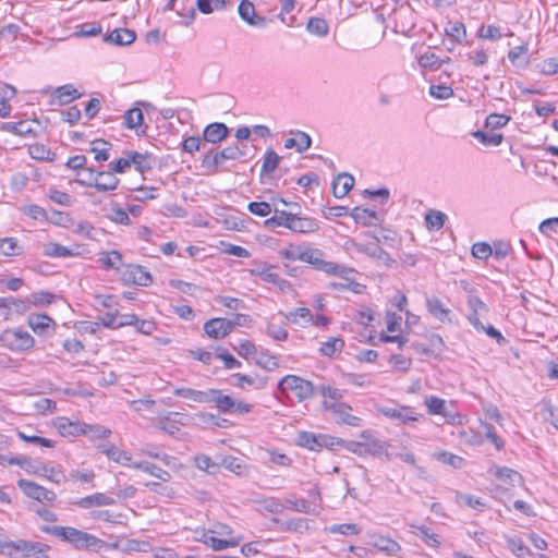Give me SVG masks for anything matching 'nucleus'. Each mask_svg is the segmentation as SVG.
I'll use <instances>...</instances> for the list:
<instances>
[{"label":"nucleus","mask_w":558,"mask_h":558,"mask_svg":"<svg viewBox=\"0 0 558 558\" xmlns=\"http://www.w3.org/2000/svg\"><path fill=\"white\" fill-rule=\"evenodd\" d=\"M43 531L57 538L68 542L76 549H98L104 542L93 534L72 526H45Z\"/></svg>","instance_id":"f257e3e1"},{"label":"nucleus","mask_w":558,"mask_h":558,"mask_svg":"<svg viewBox=\"0 0 558 558\" xmlns=\"http://www.w3.org/2000/svg\"><path fill=\"white\" fill-rule=\"evenodd\" d=\"M265 225L271 229L284 227L300 233L312 232L318 228L314 219L302 217L300 213L293 214L292 211H275V215L268 218Z\"/></svg>","instance_id":"f03ea898"},{"label":"nucleus","mask_w":558,"mask_h":558,"mask_svg":"<svg viewBox=\"0 0 558 558\" xmlns=\"http://www.w3.org/2000/svg\"><path fill=\"white\" fill-rule=\"evenodd\" d=\"M35 220H47L56 226L71 229L78 234L88 235L93 229L92 226L85 221H76L70 216L69 211H27Z\"/></svg>","instance_id":"7ed1b4c3"},{"label":"nucleus","mask_w":558,"mask_h":558,"mask_svg":"<svg viewBox=\"0 0 558 558\" xmlns=\"http://www.w3.org/2000/svg\"><path fill=\"white\" fill-rule=\"evenodd\" d=\"M277 389L286 397H289V392H292L299 402L306 401L315 395L313 383L296 375L282 377L278 381Z\"/></svg>","instance_id":"20e7f679"},{"label":"nucleus","mask_w":558,"mask_h":558,"mask_svg":"<svg viewBox=\"0 0 558 558\" xmlns=\"http://www.w3.org/2000/svg\"><path fill=\"white\" fill-rule=\"evenodd\" d=\"M302 262L310 264L316 270L324 271L328 275L344 277V272H353V269H348L332 262L325 260L323 251L314 247L305 246Z\"/></svg>","instance_id":"39448f33"},{"label":"nucleus","mask_w":558,"mask_h":558,"mask_svg":"<svg viewBox=\"0 0 558 558\" xmlns=\"http://www.w3.org/2000/svg\"><path fill=\"white\" fill-rule=\"evenodd\" d=\"M81 185L93 186L98 191H113L119 184V179L112 171H96L93 167L88 169V179H75Z\"/></svg>","instance_id":"423d86ee"},{"label":"nucleus","mask_w":558,"mask_h":558,"mask_svg":"<svg viewBox=\"0 0 558 558\" xmlns=\"http://www.w3.org/2000/svg\"><path fill=\"white\" fill-rule=\"evenodd\" d=\"M0 341L3 347L17 352L29 350L35 343L32 335L22 329L4 330L0 337Z\"/></svg>","instance_id":"0eeeda50"},{"label":"nucleus","mask_w":558,"mask_h":558,"mask_svg":"<svg viewBox=\"0 0 558 558\" xmlns=\"http://www.w3.org/2000/svg\"><path fill=\"white\" fill-rule=\"evenodd\" d=\"M343 442L342 439L327 435H316L311 432H300L296 437V444L308 450L317 451L322 448H332L336 444Z\"/></svg>","instance_id":"6e6552de"},{"label":"nucleus","mask_w":558,"mask_h":558,"mask_svg":"<svg viewBox=\"0 0 558 558\" xmlns=\"http://www.w3.org/2000/svg\"><path fill=\"white\" fill-rule=\"evenodd\" d=\"M427 412L430 415H442L449 424H462V416L449 410L446 401L435 396L425 398Z\"/></svg>","instance_id":"1a4fd4ad"},{"label":"nucleus","mask_w":558,"mask_h":558,"mask_svg":"<svg viewBox=\"0 0 558 558\" xmlns=\"http://www.w3.org/2000/svg\"><path fill=\"white\" fill-rule=\"evenodd\" d=\"M17 486L27 497L40 502H53L57 499V495L52 490H49L29 480H20L17 482Z\"/></svg>","instance_id":"9d476101"},{"label":"nucleus","mask_w":558,"mask_h":558,"mask_svg":"<svg viewBox=\"0 0 558 558\" xmlns=\"http://www.w3.org/2000/svg\"><path fill=\"white\" fill-rule=\"evenodd\" d=\"M380 413L386 417L405 424L415 422L422 414L416 413L411 407L397 405V407H383Z\"/></svg>","instance_id":"9b49d317"},{"label":"nucleus","mask_w":558,"mask_h":558,"mask_svg":"<svg viewBox=\"0 0 558 558\" xmlns=\"http://www.w3.org/2000/svg\"><path fill=\"white\" fill-rule=\"evenodd\" d=\"M323 407L339 416V421L350 426H360L361 418L350 414L351 407L342 402H329L324 400Z\"/></svg>","instance_id":"f8f14e48"},{"label":"nucleus","mask_w":558,"mask_h":558,"mask_svg":"<svg viewBox=\"0 0 558 558\" xmlns=\"http://www.w3.org/2000/svg\"><path fill=\"white\" fill-rule=\"evenodd\" d=\"M82 94L72 85L65 84L57 87L49 99L50 106H65L73 100L80 99Z\"/></svg>","instance_id":"ddd939ff"},{"label":"nucleus","mask_w":558,"mask_h":558,"mask_svg":"<svg viewBox=\"0 0 558 558\" xmlns=\"http://www.w3.org/2000/svg\"><path fill=\"white\" fill-rule=\"evenodd\" d=\"M240 17L251 26L264 27L267 20L264 16L256 14L255 7L250 0H241L238 7Z\"/></svg>","instance_id":"4468645a"},{"label":"nucleus","mask_w":558,"mask_h":558,"mask_svg":"<svg viewBox=\"0 0 558 558\" xmlns=\"http://www.w3.org/2000/svg\"><path fill=\"white\" fill-rule=\"evenodd\" d=\"M385 211H330L335 217L350 215L356 223L363 226H377L383 220Z\"/></svg>","instance_id":"2eb2a0df"},{"label":"nucleus","mask_w":558,"mask_h":558,"mask_svg":"<svg viewBox=\"0 0 558 558\" xmlns=\"http://www.w3.org/2000/svg\"><path fill=\"white\" fill-rule=\"evenodd\" d=\"M230 134V129L222 122H213L205 126L203 131V141L211 144H218L225 141Z\"/></svg>","instance_id":"dca6fc26"},{"label":"nucleus","mask_w":558,"mask_h":558,"mask_svg":"<svg viewBox=\"0 0 558 558\" xmlns=\"http://www.w3.org/2000/svg\"><path fill=\"white\" fill-rule=\"evenodd\" d=\"M204 331L213 339H221L231 332V324L227 318H211L204 324Z\"/></svg>","instance_id":"f3484780"},{"label":"nucleus","mask_w":558,"mask_h":558,"mask_svg":"<svg viewBox=\"0 0 558 558\" xmlns=\"http://www.w3.org/2000/svg\"><path fill=\"white\" fill-rule=\"evenodd\" d=\"M98 449L113 462L132 468L133 463L131 456L126 451L119 449L117 446L112 444H106L100 445Z\"/></svg>","instance_id":"a211bd4d"},{"label":"nucleus","mask_w":558,"mask_h":558,"mask_svg":"<svg viewBox=\"0 0 558 558\" xmlns=\"http://www.w3.org/2000/svg\"><path fill=\"white\" fill-rule=\"evenodd\" d=\"M117 501L112 497H109L102 493H95L93 495L80 498L73 504L83 509H89L93 507H102L114 505Z\"/></svg>","instance_id":"6ab92c4d"},{"label":"nucleus","mask_w":558,"mask_h":558,"mask_svg":"<svg viewBox=\"0 0 558 558\" xmlns=\"http://www.w3.org/2000/svg\"><path fill=\"white\" fill-rule=\"evenodd\" d=\"M136 39V33L129 28H116L105 37V41L117 46H129Z\"/></svg>","instance_id":"aec40b11"},{"label":"nucleus","mask_w":558,"mask_h":558,"mask_svg":"<svg viewBox=\"0 0 558 558\" xmlns=\"http://www.w3.org/2000/svg\"><path fill=\"white\" fill-rule=\"evenodd\" d=\"M426 307L430 315H433L436 319L440 320L441 323L451 322V311L445 306L440 299L436 296L426 299Z\"/></svg>","instance_id":"412c9836"},{"label":"nucleus","mask_w":558,"mask_h":558,"mask_svg":"<svg viewBox=\"0 0 558 558\" xmlns=\"http://www.w3.org/2000/svg\"><path fill=\"white\" fill-rule=\"evenodd\" d=\"M296 137H289L284 141V147L287 149L295 148L298 153L307 150L312 145L311 136L303 131H291Z\"/></svg>","instance_id":"4be33fe9"},{"label":"nucleus","mask_w":558,"mask_h":558,"mask_svg":"<svg viewBox=\"0 0 558 558\" xmlns=\"http://www.w3.org/2000/svg\"><path fill=\"white\" fill-rule=\"evenodd\" d=\"M354 185V178L347 173H339L332 181V193L337 198L345 196Z\"/></svg>","instance_id":"5701e85b"},{"label":"nucleus","mask_w":558,"mask_h":558,"mask_svg":"<svg viewBox=\"0 0 558 558\" xmlns=\"http://www.w3.org/2000/svg\"><path fill=\"white\" fill-rule=\"evenodd\" d=\"M52 325H54L53 319L46 314H32L28 316V326L37 335H47Z\"/></svg>","instance_id":"b1692460"},{"label":"nucleus","mask_w":558,"mask_h":558,"mask_svg":"<svg viewBox=\"0 0 558 558\" xmlns=\"http://www.w3.org/2000/svg\"><path fill=\"white\" fill-rule=\"evenodd\" d=\"M369 545L388 555H396L401 549L399 543L384 535H371Z\"/></svg>","instance_id":"393cba45"},{"label":"nucleus","mask_w":558,"mask_h":558,"mask_svg":"<svg viewBox=\"0 0 558 558\" xmlns=\"http://www.w3.org/2000/svg\"><path fill=\"white\" fill-rule=\"evenodd\" d=\"M132 468L141 470L145 473H148V474L153 475L154 477H156L160 481H163V482H169L171 480V474L168 471H166L150 462H146V461L134 462L132 464Z\"/></svg>","instance_id":"a878e982"},{"label":"nucleus","mask_w":558,"mask_h":558,"mask_svg":"<svg viewBox=\"0 0 558 558\" xmlns=\"http://www.w3.org/2000/svg\"><path fill=\"white\" fill-rule=\"evenodd\" d=\"M43 254L50 258H62L76 255L73 250L57 242H48L44 244Z\"/></svg>","instance_id":"bb28decb"},{"label":"nucleus","mask_w":558,"mask_h":558,"mask_svg":"<svg viewBox=\"0 0 558 558\" xmlns=\"http://www.w3.org/2000/svg\"><path fill=\"white\" fill-rule=\"evenodd\" d=\"M272 522L280 526V530L287 532H304L308 530V520L304 518H292L287 521H281L278 518H274Z\"/></svg>","instance_id":"cd10ccee"},{"label":"nucleus","mask_w":558,"mask_h":558,"mask_svg":"<svg viewBox=\"0 0 558 558\" xmlns=\"http://www.w3.org/2000/svg\"><path fill=\"white\" fill-rule=\"evenodd\" d=\"M23 253V246L16 238L0 239V255L5 257L20 256Z\"/></svg>","instance_id":"c85d7f7f"},{"label":"nucleus","mask_w":558,"mask_h":558,"mask_svg":"<svg viewBox=\"0 0 558 558\" xmlns=\"http://www.w3.org/2000/svg\"><path fill=\"white\" fill-rule=\"evenodd\" d=\"M527 50V45L517 46L513 49H511L508 52V59L510 60L512 65L520 69H525L530 63Z\"/></svg>","instance_id":"c756f323"},{"label":"nucleus","mask_w":558,"mask_h":558,"mask_svg":"<svg viewBox=\"0 0 558 558\" xmlns=\"http://www.w3.org/2000/svg\"><path fill=\"white\" fill-rule=\"evenodd\" d=\"M28 154L33 159L39 161H54L57 154L44 144L35 143L28 146Z\"/></svg>","instance_id":"7c9ffc66"},{"label":"nucleus","mask_w":558,"mask_h":558,"mask_svg":"<svg viewBox=\"0 0 558 558\" xmlns=\"http://www.w3.org/2000/svg\"><path fill=\"white\" fill-rule=\"evenodd\" d=\"M500 481L514 485L515 483H520L522 481V476L519 472L507 468V466H494L489 471Z\"/></svg>","instance_id":"2f4dec72"},{"label":"nucleus","mask_w":558,"mask_h":558,"mask_svg":"<svg viewBox=\"0 0 558 558\" xmlns=\"http://www.w3.org/2000/svg\"><path fill=\"white\" fill-rule=\"evenodd\" d=\"M284 506L301 513H315V509L308 500L304 498L298 499L292 495L284 498Z\"/></svg>","instance_id":"473e14b6"},{"label":"nucleus","mask_w":558,"mask_h":558,"mask_svg":"<svg viewBox=\"0 0 558 558\" xmlns=\"http://www.w3.org/2000/svg\"><path fill=\"white\" fill-rule=\"evenodd\" d=\"M45 545L41 543H34L24 539L17 541V554L24 558H34L37 554L44 551Z\"/></svg>","instance_id":"72a5a7b5"},{"label":"nucleus","mask_w":558,"mask_h":558,"mask_svg":"<svg viewBox=\"0 0 558 558\" xmlns=\"http://www.w3.org/2000/svg\"><path fill=\"white\" fill-rule=\"evenodd\" d=\"M231 377L235 379L233 385L241 389H245L247 386H255L256 389H263L267 385L266 377L255 380L253 377L240 373L233 374Z\"/></svg>","instance_id":"f704fd0d"},{"label":"nucleus","mask_w":558,"mask_h":558,"mask_svg":"<svg viewBox=\"0 0 558 558\" xmlns=\"http://www.w3.org/2000/svg\"><path fill=\"white\" fill-rule=\"evenodd\" d=\"M216 396L214 397V404L221 413H232L235 400L228 395H225L222 390L216 389Z\"/></svg>","instance_id":"c9c22d12"},{"label":"nucleus","mask_w":558,"mask_h":558,"mask_svg":"<svg viewBox=\"0 0 558 558\" xmlns=\"http://www.w3.org/2000/svg\"><path fill=\"white\" fill-rule=\"evenodd\" d=\"M98 262L100 263L104 269H116L120 270L123 266L122 255L118 251H111L107 254H104L99 257Z\"/></svg>","instance_id":"e433bc0d"},{"label":"nucleus","mask_w":558,"mask_h":558,"mask_svg":"<svg viewBox=\"0 0 558 558\" xmlns=\"http://www.w3.org/2000/svg\"><path fill=\"white\" fill-rule=\"evenodd\" d=\"M130 155H131V162L135 166V169L138 172L145 173L146 171H149L153 169L151 155L142 154L138 151H130Z\"/></svg>","instance_id":"4c0bfd02"},{"label":"nucleus","mask_w":558,"mask_h":558,"mask_svg":"<svg viewBox=\"0 0 558 558\" xmlns=\"http://www.w3.org/2000/svg\"><path fill=\"white\" fill-rule=\"evenodd\" d=\"M275 267L268 264H258L254 268H251L248 271L252 276L259 277L262 280L272 283L277 281V275L272 271Z\"/></svg>","instance_id":"58836bf2"},{"label":"nucleus","mask_w":558,"mask_h":558,"mask_svg":"<svg viewBox=\"0 0 558 558\" xmlns=\"http://www.w3.org/2000/svg\"><path fill=\"white\" fill-rule=\"evenodd\" d=\"M254 361L256 365L267 371H274L279 367L278 357L263 350L259 352L257 351Z\"/></svg>","instance_id":"ea45409f"},{"label":"nucleus","mask_w":558,"mask_h":558,"mask_svg":"<svg viewBox=\"0 0 558 558\" xmlns=\"http://www.w3.org/2000/svg\"><path fill=\"white\" fill-rule=\"evenodd\" d=\"M280 161V157L277 155V153L272 149H268L265 153L260 175H269L271 174L276 168L278 167Z\"/></svg>","instance_id":"a19ab883"},{"label":"nucleus","mask_w":558,"mask_h":558,"mask_svg":"<svg viewBox=\"0 0 558 558\" xmlns=\"http://www.w3.org/2000/svg\"><path fill=\"white\" fill-rule=\"evenodd\" d=\"M447 216L444 211H427L425 225L429 231H438L442 228Z\"/></svg>","instance_id":"79ce46f5"},{"label":"nucleus","mask_w":558,"mask_h":558,"mask_svg":"<svg viewBox=\"0 0 558 558\" xmlns=\"http://www.w3.org/2000/svg\"><path fill=\"white\" fill-rule=\"evenodd\" d=\"M111 144L105 140L98 138L92 142L90 151L95 153V160L107 161L109 159V148Z\"/></svg>","instance_id":"37998d69"},{"label":"nucleus","mask_w":558,"mask_h":558,"mask_svg":"<svg viewBox=\"0 0 558 558\" xmlns=\"http://www.w3.org/2000/svg\"><path fill=\"white\" fill-rule=\"evenodd\" d=\"M123 125L126 129H135L143 124L144 116L140 108H132L125 111Z\"/></svg>","instance_id":"c03bdc74"},{"label":"nucleus","mask_w":558,"mask_h":558,"mask_svg":"<svg viewBox=\"0 0 558 558\" xmlns=\"http://www.w3.org/2000/svg\"><path fill=\"white\" fill-rule=\"evenodd\" d=\"M307 31L318 37L327 36L329 26L327 22L322 17H311L306 25Z\"/></svg>","instance_id":"a18cd8bd"},{"label":"nucleus","mask_w":558,"mask_h":558,"mask_svg":"<svg viewBox=\"0 0 558 558\" xmlns=\"http://www.w3.org/2000/svg\"><path fill=\"white\" fill-rule=\"evenodd\" d=\"M473 136L484 146H498L504 140L500 133H488L481 130L474 132Z\"/></svg>","instance_id":"49530a36"},{"label":"nucleus","mask_w":558,"mask_h":558,"mask_svg":"<svg viewBox=\"0 0 558 558\" xmlns=\"http://www.w3.org/2000/svg\"><path fill=\"white\" fill-rule=\"evenodd\" d=\"M227 5V0H196L197 9L204 14H210L214 10H225Z\"/></svg>","instance_id":"de8ad7c7"},{"label":"nucleus","mask_w":558,"mask_h":558,"mask_svg":"<svg viewBox=\"0 0 558 558\" xmlns=\"http://www.w3.org/2000/svg\"><path fill=\"white\" fill-rule=\"evenodd\" d=\"M344 347V341L341 338H329L326 342L322 343L319 352L324 356L331 357L336 352H340Z\"/></svg>","instance_id":"09e8293b"},{"label":"nucleus","mask_w":558,"mask_h":558,"mask_svg":"<svg viewBox=\"0 0 558 558\" xmlns=\"http://www.w3.org/2000/svg\"><path fill=\"white\" fill-rule=\"evenodd\" d=\"M411 526L417 531L416 535L420 536L425 542V544H427L428 546L438 547L440 545L438 535L435 534L430 529H428L424 525L411 524Z\"/></svg>","instance_id":"8fccbe9b"},{"label":"nucleus","mask_w":558,"mask_h":558,"mask_svg":"<svg viewBox=\"0 0 558 558\" xmlns=\"http://www.w3.org/2000/svg\"><path fill=\"white\" fill-rule=\"evenodd\" d=\"M507 545L510 551L518 558H526L527 556L532 555L530 548L525 546L523 541L519 537L509 538L507 541Z\"/></svg>","instance_id":"3c124183"},{"label":"nucleus","mask_w":558,"mask_h":558,"mask_svg":"<svg viewBox=\"0 0 558 558\" xmlns=\"http://www.w3.org/2000/svg\"><path fill=\"white\" fill-rule=\"evenodd\" d=\"M348 274L349 272H344L343 274L344 277H341L342 279L345 280V282H330L329 287L331 289L338 290V291L350 290L354 293H361L363 286L361 283L354 281L353 279H350L348 277Z\"/></svg>","instance_id":"603ef678"},{"label":"nucleus","mask_w":558,"mask_h":558,"mask_svg":"<svg viewBox=\"0 0 558 558\" xmlns=\"http://www.w3.org/2000/svg\"><path fill=\"white\" fill-rule=\"evenodd\" d=\"M83 435L89 436L94 439L107 438L111 435V430L99 424H86L84 423Z\"/></svg>","instance_id":"864d4df0"},{"label":"nucleus","mask_w":558,"mask_h":558,"mask_svg":"<svg viewBox=\"0 0 558 558\" xmlns=\"http://www.w3.org/2000/svg\"><path fill=\"white\" fill-rule=\"evenodd\" d=\"M266 201L269 203H276L277 206L279 204H282L284 206H294V207H299V208H301L302 206H304V207L308 206L307 203L300 196H294L293 199H287V198H283L272 192L269 193V196L267 197Z\"/></svg>","instance_id":"5fc2aeb1"},{"label":"nucleus","mask_w":558,"mask_h":558,"mask_svg":"<svg viewBox=\"0 0 558 558\" xmlns=\"http://www.w3.org/2000/svg\"><path fill=\"white\" fill-rule=\"evenodd\" d=\"M222 165L218 153L210 149L204 155L202 159V167L207 169L210 173H217L219 167Z\"/></svg>","instance_id":"6e6d98bb"},{"label":"nucleus","mask_w":558,"mask_h":558,"mask_svg":"<svg viewBox=\"0 0 558 558\" xmlns=\"http://www.w3.org/2000/svg\"><path fill=\"white\" fill-rule=\"evenodd\" d=\"M195 466L209 474H215L219 470V464L215 463L210 457L206 454H198L194 458Z\"/></svg>","instance_id":"4d7b16f0"},{"label":"nucleus","mask_w":558,"mask_h":558,"mask_svg":"<svg viewBox=\"0 0 558 558\" xmlns=\"http://www.w3.org/2000/svg\"><path fill=\"white\" fill-rule=\"evenodd\" d=\"M221 162L223 163L226 160H238L244 156V149L241 148L238 144L230 145L217 151Z\"/></svg>","instance_id":"13d9d810"},{"label":"nucleus","mask_w":558,"mask_h":558,"mask_svg":"<svg viewBox=\"0 0 558 558\" xmlns=\"http://www.w3.org/2000/svg\"><path fill=\"white\" fill-rule=\"evenodd\" d=\"M48 198L59 206L70 207L73 205V198L70 194L59 191L57 189H50L47 194Z\"/></svg>","instance_id":"bf43d9fd"},{"label":"nucleus","mask_w":558,"mask_h":558,"mask_svg":"<svg viewBox=\"0 0 558 558\" xmlns=\"http://www.w3.org/2000/svg\"><path fill=\"white\" fill-rule=\"evenodd\" d=\"M511 120L510 116L501 113H492L486 118L485 128L490 130L500 129L508 124Z\"/></svg>","instance_id":"052dcab7"},{"label":"nucleus","mask_w":558,"mask_h":558,"mask_svg":"<svg viewBox=\"0 0 558 558\" xmlns=\"http://www.w3.org/2000/svg\"><path fill=\"white\" fill-rule=\"evenodd\" d=\"M239 539H221L215 536H209L206 538L205 543L209 545L214 550H223L229 547H235L239 545Z\"/></svg>","instance_id":"680f3d73"},{"label":"nucleus","mask_w":558,"mask_h":558,"mask_svg":"<svg viewBox=\"0 0 558 558\" xmlns=\"http://www.w3.org/2000/svg\"><path fill=\"white\" fill-rule=\"evenodd\" d=\"M471 254L477 259H487L493 255V247L487 242H476L472 245Z\"/></svg>","instance_id":"e2e57ef3"},{"label":"nucleus","mask_w":558,"mask_h":558,"mask_svg":"<svg viewBox=\"0 0 558 558\" xmlns=\"http://www.w3.org/2000/svg\"><path fill=\"white\" fill-rule=\"evenodd\" d=\"M98 320L106 328L118 329L120 328L119 320V312L114 310L113 312H107L98 315Z\"/></svg>","instance_id":"0e129e2a"},{"label":"nucleus","mask_w":558,"mask_h":558,"mask_svg":"<svg viewBox=\"0 0 558 558\" xmlns=\"http://www.w3.org/2000/svg\"><path fill=\"white\" fill-rule=\"evenodd\" d=\"M329 532L342 535H357L361 533V527L354 523L333 524L329 527Z\"/></svg>","instance_id":"69168bd1"},{"label":"nucleus","mask_w":558,"mask_h":558,"mask_svg":"<svg viewBox=\"0 0 558 558\" xmlns=\"http://www.w3.org/2000/svg\"><path fill=\"white\" fill-rule=\"evenodd\" d=\"M362 195L364 198L378 199L379 205H386L389 199L390 192L387 187H381V189L374 190V191L373 190H364Z\"/></svg>","instance_id":"338daca9"},{"label":"nucleus","mask_w":558,"mask_h":558,"mask_svg":"<svg viewBox=\"0 0 558 558\" xmlns=\"http://www.w3.org/2000/svg\"><path fill=\"white\" fill-rule=\"evenodd\" d=\"M153 282L151 275L142 266H134V281L133 284L148 287Z\"/></svg>","instance_id":"774afa93"}]
</instances>
